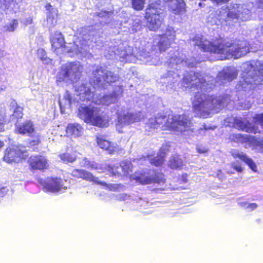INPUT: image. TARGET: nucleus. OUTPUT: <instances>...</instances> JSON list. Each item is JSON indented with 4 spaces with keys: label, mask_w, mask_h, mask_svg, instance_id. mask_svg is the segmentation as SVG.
I'll list each match as a JSON object with an SVG mask.
<instances>
[{
    "label": "nucleus",
    "mask_w": 263,
    "mask_h": 263,
    "mask_svg": "<svg viewBox=\"0 0 263 263\" xmlns=\"http://www.w3.org/2000/svg\"><path fill=\"white\" fill-rule=\"evenodd\" d=\"M195 45L203 52L231 54L235 58L246 55L250 51L249 43L245 40L234 39L224 43L221 42L213 44L206 40H196Z\"/></svg>",
    "instance_id": "nucleus-1"
},
{
    "label": "nucleus",
    "mask_w": 263,
    "mask_h": 263,
    "mask_svg": "<svg viewBox=\"0 0 263 263\" xmlns=\"http://www.w3.org/2000/svg\"><path fill=\"white\" fill-rule=\"evenodd\" d=\"M165 117H158L155 118L154 122L151 123L150 128H157L159 125L164 122L162 126L163 130H169L171 132L182 131L181 127H188L190 121L184 116L181 115L168 116L165 121Z\"/></svg>",
    "instance_id": "nucleus-2"
},
{
    "label": "nucleus",
    "mask_w": 263,
    "mask_h": 263,
    "mask_svg": "<svg viewBox=\"0 0 263 263\" xmlns=\"http://www.w3.org/2000/svg\"><path fill=\"white\" fill-rule=\"evenodd\" d=\"M144 18L149 30L156 31L161 27L164 23V16L162 14L159 1L153 2L148 5L145 9Z\"/></svg>",
    "instance_id": "nucleus-3"
},
{
    "label": "nucleus",
    "mask_w": 263,
    "mask_h": 263,
    "mask_svg": "<svg viewBox=\"0 0 263 263\" xmlns=\"http://www.w3.org/2000/svg\"><path fill=\"white\" fill-rule=\"evenodd\" d=\"M27 157V151L14 146L8 147L5 149L3 160L8 163H18Z\"/></svg>",
    "instance_id": "nucleus-4"
},
{
    "label": "nucleus",
    "mask_w": 263,
    "mask_h": 263,
    "mask_svg": "<svg viewBox=\"0 0 263 263\" xmlns=\"http://www.w3.org/2000/svg\"><path fill=\"white\" fill-rule=\"evenodd\" d=\"M195 100L193 103V109L195 112L203 115L206 112V109L211 107L213 99L212 97L205 94L197 92L195 96Z\"/></svg>",
    "instance_id": "nucleus-5"
},
{
    "label": "nucleus",
    "mask_w": 263,
    "mask_h": 263,
    "mask_svg": "<svg viewBox=\"0 0 263 263\" xmlns=\"http://www.w3.org/2000/svg\"><path fill=\"white\" fill-rule=\"evenodd\" d=\"M95 75L96 79L93 80V83L98 87L103 86V81L110 84L117 82L119 79L118 77L113 72H104L101 67L96 70Z\"/></svg>",
    "instance_id": "nucleus-6"
},
{
    "label": "nucleus",
    "mask_w": 263,
    "mask_h": 263,
    "mask_svg": "<svg viewBox=\"0 0 263 263\" xmlns=\"http://www.w3.org/2000/svg\"><path fill=\"white\" fill-rule=\"evenodd\" d=\"M29 170L34 173L36 171H44L48 169L49 165L47 159L41 155H31L27 160Z\"/></svg>",
    "instance_id": "nucleus-7"
},
{
    "label": "nucleus",
    "mask_w": 263,
    "mask_h": 263,
    "mask_svg": "<svg viewBox=\"0 0 263 263\" xmlns=\"http://www.w3.org/2000/svg\"><path fill=\"white\" fill-rule=\"evenodd\" d=\"M158 47L160 52L165 51L176 40V31L171 28L166 29L165 32L159 35Z\"/></svg>",
    "instance_id": "nucleus-8"
},
{
    "label": "nucleus",
    "mask_w": 263,
    "mask_h": 263,
    "mask_svg": "<svg viewBox=\"0 0 263 263\" xmlns=\"http://www.w3.org/2000/svg\"><path fill=\"white\" fill-rule=\"evenodd\" d=\"M39 182L45 192L55 193L62 189V180L60 178L48 177L46 180L40 179Z\"/></svg>",
    "instance_id": "nucleus-9"
},
{
    "label": "nucleus",
    "mask_w": 263,
    "mask_h": 263,
    "mask_svg": "<svg viewBox=\"0 0 263 263\" xmlns=\"http://www.w3.org/2000/svg\"><path fill=\"white\" fill-rule=\"evenodd\" d=\"M98 111L99 109L93 106H80L78 110V116L85 123L90 124Z\"/></svg>",
    "instance_id": "nucleus-10"
},
{
    "label": "nucleus",
    "mask_w": 263,
    "mask_h": 263,
    "mask_svg": "<svg viewBox=\"0 0 263 263\" xmlns=\"http://www.w3.org/2000/svg\"><path fill=\"white\" fill-rule=\"evenodd\" d=\"M96 141L98 146L108 152L109 154H114L118 151V145L111 141L106 139V137L102 136L96 137Z\"/></svg>",
    "instance_id": "nucleus-11"
},
{
    "label": "nucleus",
    "mask_w": 263,
    "mask_h": 263,
    "mask_svg": "<svg viewBox=\"0 0 263 263\" xmlns=\"http://www.w3.org/2000/svg\"><path fill=\"white\" fill-rule=\"evenodd\" d=\"M50 42L52 50L57 53L59 50H65L66 47L64 36L59 31L54 32L50 39Z\"/></svg>",
    "instance_id": "nucleus-12"
},
{
    "label": "nucleus",
    "mask_w": 263,
    "mask_h": 263,
    "mask_svg": "<svg viewBox=\"0 0 263 263\" xmlns=\"http://www.w3.org/2000/svg\"><path fill=\"white\" fill-rule=\"evenodd\" d=\"M60 159L65 163H73L77 159V151L71 144L67 145L65 152L59 155Z\"/></svg>",
    "instance_id": "nucleus-13"
},
{
    "label": "nucleus",
    "mask_w": 263,
    "mask_h": 263,
    "mask_svg": "<svg viewBox=\"0 0 263 263\" xmlns=\"http://www.w3.org/2000/svg\"><path fill=\"white\" fill-rule=\"evenodd\" d=\"M170 151L169 146L165 145L163 147H161L156 157L150 160V163L156 167L162 166L165 161V158L167 156V153Z\"/></svg>",
    "instance_id": "nucleus-14"
},
{
    "label": "nucleus",
    "mask_w": 263,
    "mask_h": 263,
    "mask_svg": "<svg viewBox=\"0 0 263 263\" xmlns=\"http://www.w3.org/2000/svg\"><path fill=\"white\" fill-rule=\"evenodd\" d=\"M15 133L21 135H28L31 137L32 134L35 133V127L33 122L31 120H26L22 124L16 126Z\"/></svg>",
    "instance_id": "nucleus-15"
},
{
    "label": "nucleus",
    "mask_w": 263,
    "mask_h": 263,
    "mask_svg": "<svg viewBox=\"0 0 263 263\" xmlns=\"http://www.w3.org/2000/svg\"><path fill=\"white\" fill-rule=\"evenodd\" d=\"M65 132L67 136L76 138L82 135L83 128L79 123H70L67 124Z\"/></svg>",
    "instance_id": "nucleus-16"
},
{
    "label": "nucleus",
    "mask_w": 263,
    "mask_h": 263,
    "mask_svg": "<svg viewBox=\"0 0 263 263\" xmlns=\"http://www.w3.org/2000/svg\"><path fill=\"white\" fill-rule=\"evenodd\" d=\"M232 156L234 159L238 158L242 161L244 162L248 165L249 168L254 172L257 171V166L254 161L249 157L246 154L243 153H239L238 152H234L231 153Z\"/></svg>",
    "instance_id": "nucleus-17"
},
{
    "label": "nucleus",
    "mask_w": 263,
    "mask_h": 263,
    "mask_svg": "<svg viewBox=\"0 0 263 263\" xmlns=\"http://www.w3.org/2000/svg\"><path fill=\"white\" fill-rule=\"evenodd\" d=\"M109 117L108 116H103L99 114V110L96 112L90 124L99 127L108 126Z\"/></svg>",
    "instance_id": "nucleus-18"
},
{
    "label": "nucleus",
    "mask_w": 263,
    "mask_h": 263,
    "mask_svg": "<svg viewBox=\"0 0 263 263\" xmlns=\"http://www.w3.org/2000/svg\"><path fill=\"white\" fill-rule=\"evenodd\" d=\"M174 5L169 6V10L175 15H179L186 11V4L184 0H175Z\"/></svg>",
    "instance_id": "nucleus-19"
},
{
    "label": "nucleus",
    "mask_w": 263,
    "mask_h": 263,
    "mask_svg": "<svg viewBox=\"0 0 263 263\" xmlns=\"http://www.w3.org/2000/svg\"><path fill=\"white\" fill-rule=\"evenodd\" d=\"M80 92L79 93L80 99L82 101H90L93 98V93L91 89L85 85L82 84L80 87Z\"/></svg>",
    "instance_id": "nucleus-20"
},
{
    "label": "nucleus",
    "mask_w": 263,
    "mask_h": 263,
    "mask_svg": "<svg viewBox=\"0 0 263 263\" xmlns=\"http://www.w3.org/2000/svg\"><path fill=\"white\" fill-rule=\"evenodd\" d=\"M168 166L173 170L182 169L183 166V162L180 155L172 156L168 162Z\"/></svg>",
    "instance_id": "nucleus-21"
},
{
    "label": "nucleus",
    "mask_w": 263,
    "mask_h": 263,
    "mask_svg": "<svg viewBox=\"0 0 263 263\" xmlns=\"http://www.w3.org/2000/svg\"><path fill=\"white\" fill-rule=\"evenodd\" d=\"M81 179L87 181L95 183L97 184L101 185L104 186H108V184L106 182L99 181L98 178L97 177H95L91 173L88 172L85 170H83Z\"/></svg>",
    "instance_id": "nucleus-22"
},
{
    "label": "nucleus",
    "mask_w": 263,
    "mask_h": 263,
    "mask_svg": "<svg viewBox=\"0 0 263 263\" xmlns=\"http://www.w3.org/2000/svg\"><path fill=\"white\" fill-rule=\"evenodd\" d=\"M150 176L145 172H140L136 173L133 179L140 184L146 185L151 184Z\"/></svg>",
    "instance_id": "nucleus-23"
},
{
    "label": "nucleus",
    "mask_w": 263,
    "mask_h": 263,
    "mask_svg": "<svg viewBox=\"0 0 263 263\" xmlns=\"http://www.w3.org/2000/svg\"><path fill=\"white\" fill-rule=\"evenodd\" d=\"M151 184H164L166 181L165 176L162 173L157 172L154 175L150 176Z\"/></svg>",
    "instance_id": "nucleus-24"
},
{
    "label": "nucleus",
    "mask_w": 263,
    "mask_h": 263,
    "mask_svg": "<svg viewBox=\"0 0 263 263\" xmlns=\"http://www.w3.org/2000/svg\"><path fill=\"white\" fill-rule=\"evenodd\" d=\"M78 72H79V69L77 64H71L65 69L64 77L68 78L70 76H75Z\"/></svg>",
    "instance_id": "nucleus-25"
},
{
    "label": "nucleus",
    "mask_w": 263,
    "mask_h": 263,
    "mask_svg": "<svg viewBox=\"0 0 263 263\" xmlns=\"http://www.w3.org/2000/svg\"><path fill=\"white\" fill-rule=\"evenodd\" d=\"M134 115L129 112L123 115H120L118 117V122L121 124H129L134 118Z\"/></svg>",
    "instance_id": "nucleus-26"
},
{
    "label": "nucleus",
    "mask_w": 263,
    "mask_h": 263,
    "mask_svg": "<svg viewBox=\"0 0 263 263\" xmlns=\"http://www.w3.org/2000/svg\"><path fill=\"white\" fill-rule=\"evenodd\" d=\"M14 105L15 109L12 116L13 119H16V120H18L19 119H21L23 118V108L18 105L15 102H14L13 105Z\"/></svg>",
    "instance_id": "nucleus-27"
},
{
    "label": "nucleus",
    "mask_w": 263,
    "mask_h": 263,
    "mask_svg": "<svg viewBox=\"0 0 263 263\" xmlns=\"http://www.w3.org/2000/svg\"><path fill=\"white\" fill-rule=\"evenodd\" d=\"M233 125L235 127L239 130H246V132H249L248 129H247V124L244 122L242 120L238 118H234L233 121Z\"/></svg>",
    "instance_id": "nucleus-28"
},
{
    "label": "nucleus",
    "mask_w": 263,
    "mask_h": 263,
    "mask_svg": "<svg viewBox=\"0 0 263 263\" xmlns=\"http://www.w3.org/2000/svg\"><path fill=\"white\" fill-rule=\"evenodd\" d=\"M123 175L127 176L132 172L133 166L130 162L127 161H123L120 165Z\"/></svg>",
    "instance_id": "nucleus-29"
},
{
    "label": "nucleus",
    "mask_w": 263,
    "mask_h": 263,
    "mask_svg": "<svg viewBox=\"0 0 263 263\" xmlns=\"http://www.w3.org/2000/svg\"><path fill=\"white\" fill-rule=\"evenodd\" d=\"M31 137H32V139L29 141L28 143V147L33 148L41 143V136L39 134H37L34 136L32 135Z\"/></svg>",
    "instance_id": "nucleus-30"
},
{
    "label": "nucleus",
    "mask_w": 263,
    "mask_h": 263,
    "mask_svg": "<svg viewBox=\"0 0 263 263\" xmlns=\"http://www.w3.org/2000/svg\"><path fill=\"white\" fill-rule=\"evenodd\" d=\"M245 141L253 145L263 147V140L259 141L254 136H247L245 138Z\"/></svg>",
    "instance_id": "nucleus-31"
},
{
    "label": "nucleus",
    "mask_w": 263,
    "mask_h": 263,
    "mask_svg": "<svg viewBox=\"0 0 263 263\" xmlns=\"http://www.w3.org/2000/svg\"><path fill=\"white\" fill-rule=\"evenodd\" d=\"M132 7L137 11L142 10L144 6L145 0H131Z\"/></svg>",
    "instance_id": "nucleus-32"
},
{
    "label": "nucleus",
    "mask_w": 263,
    "mask_h": 263,
    "mask_svg": "<svg viewBox=\"0 0 263 263\" xmlns=\"http://www.w3.org/2000/svg\"><path fill=\"white\" fill-rule=\"evenodd\" d=\"M253 121L254 124L260 125L263 129V112L255 114L253 117Z\"/></svg>",
    "instance_id": "nucleus-33"
},
{
    "label": "nucleus",
    "mask_w": 263,
    "mask_h": 263,
    "mask_svg": "<svg viewBox=\"0 0 263 263\" xmlns=\"http://www.w3.org/2000/svg\"><path fill=\"white\" fill-rule=\"evenodd\" d=\"M237 74L235 72H224L223 74V79L228 82L231 81L236 79Z\"/></svg>",
    "instance_id": "nucleus-34"
},
{
    "label": "nucleus",
    "mask_w": 263,
    "mask_h": 263,
    "mask_svg": "<svg viewBox=\"0 0 263 263\" xmlns=\"http://www.w3.org/2000/svg\"><path fill=\"white\" fill-rule=\"evenodd\" d=\"M83 170V169H74L72 171L71 176L74 179H81Z\"/></svg>",
    "instance_id": "nucleus-35"
},
{
    "label": "nucleus",
    "mask_w": 263,
    "mask_h": 263,
    "mask_svg": "<svg viewBox=\"0 0 263 263\" xmlns=\"http://www.w3.org/2000/svg\"><path fill=\"white\" fill-rule=\"evenodd\" d=\"M114 13V10H112L110 11L102 10L100 12L97 13V16L100 17H109L110 16L112 15Z\"/></svg>",
    "instance_id": "nucleus-36"
},
{
    "label": "nucleus",
    "mask_w": 263,
    "mask_h": 263,
    "mask_svg": "<svg viewBox=\"0 0 263 263\" xmlns=\"http://www.w3.org/2000/svg\"><path fill=\"white\" fill-rule=\"evenodd\" d=\"M7 121L3 116H0V133L3 132L5 130V125L6 124Z\"/></svg>",
    "instance_id": "nucleus-37"
},
{
    "label": "nucleus",
    "mask_w": 263,
    "mask_h": 263,
    "mask_svg": "<svg viewBox=\"0 0 263 263\" xmlns=\"http://www.w3.org/2000/svg\"><path fill=\"white\" fill-rule=\"evenodd\" d=\"M232 167L238 173H241L243 171V168L241 167V165H237L235 163H231Z\"/></svg>",
    "instance_id": "nucleus-38"
},
{
    "label": "nucleus",
    "mask_w": 263,
    "mask_h": 263,
    "mask_svg": "<svg viewBox=\"0 0 263 263\" xmlns=\"http://www.w3.org/2000/svg\"><path fill=\"white\" fill-rule=\"evenodd\" d=\"M118 166H117L115 169L114 167H111L110 166H108V170L110 172L112 176H116V175H119L120 173L117 170L118 168Z\"/></svg>",
    "instance_id": "nucleus-39"
},
{
    "label": "nucleus",
    "mask_w": 263,
    "mask_h": 263,
    "mask_svg": "<svg viewBox=\"0 0 263 263\" xmlns=\"http://www.w3.org/2000/svg\"><path fill=\"white\" fill-rule=\"evenodd\" d=\"M45 8L47 11H48L49 14H52L53 12V8L50 3H47L45 5Z\"/></svg>",
    "instance_id": "nucleus-40"
},
{
    "label": "nucleus",
    "mask_w": 263,
    "mask_h": 263,
    "mask_svg": "<svg viewBox=\"0 0 263 263\" xmlns=\"http://www.w3.org/2000/svg\"><path fill=\"white\" fill-rule=\"evenodd\" d=\"M196 149L197 152L199 154H205L209 151L208 149L205 147H198Z\"/></svg>",
    "instance_id": "nucleus-41"
},
{
    "label": "nucleus",
    "mask_w": 263,
    "mask_h": 263,
    "mask_svg": "<svg viewBox=\"0 0 263 263\" xmlns=\"http://www.w3.org/2000/svg\"><path fill=\"white\" fill-rule=\"evenodd\" d=\"M213 3H216L217 5L225 4L229 2L230 0H211Z\"/></svg>",
    "instance_id": "nucleus-42"
},
{
    "label": "nucleus",
    "mask_w": 263,
    "mask_h": 263,
    "mask_svg": "<svg viewBox=\"0 0 263 263\" xmlns=\"http://www.w3.org/2000/svg\"><path fill=\"white\" fill-rule=\"evenodd\" d=\"M258 206L257 204L255 203H252L248 205V208L251 209V210H253L255 209Z\"/></svg>",
    "instance_id": "nucleus-43"
},
{
    "label": "nucleus",
    "mask_w": 263,
    "mask_h": 263,
    "mask_svg": "<svg viewBox=\"0 0 263 263\" xmlns=\"http://www.w3.org/2000/svg\"><path fill=\"white\" fill-rule=\"evenodd\" d=\"M187 174H182V179H183V181L184 182H186L187 181Z\"/></svg>",
    "instance_id": "nucleus-44"
},
{
    "label": "nucleus",
    "mask_w": 263,
    "mask_h": 263,
    "mask_svg": "<svg viewBox=\"0 0 263 263\" xmlns=\"http://www.w3.org/2000/svg\"><path fill=\"white\" fill-rule=\"evenodd\" d=\"M258 7L259 8L263 7V1L262 0H258L257 2Z\"/></svg>",
    "instance_id": "nucleus-45"
},
{
    "label": "nucleus",
    "mask_w": 263,
    "mask_h": 263,
    "mask_svg": "<svg viewBox=\"0 0 263 263\" xmlns=\"http://www.w3.org/2000/svg\"><path fill=\"white\" fill-rule=\"evenodd\" d=\"M227 15H228V17H232V18L233 14H232V13H231V12H229V13H228Z\"/></svg>",
    "instance_id": "nucleus-46"
},
{
    "label": "nucleus",
    "mask_w": 263,
    "mask_h": 263,
    "mask_svg": "<svg viewBox=\"0 0 263 263\" xmlns=\"http://www.w3.org/2000/svg\"><path fill=\"white\" fill-rule=\"evenodd\" d=\"M261 33H262V35H263V26L261 27Z\"/></svg>",
    "instance_id": "nucleus-47"
},
{
    "label": "nucleus",
    "mask_w": 263,
    "mask_h": 263,
    "mask_svg": "<svg viewBox=\"0 0 263 263\" xmlns=\"http://www.w3.org/2000/svg\"><path fill=\"white\" fill-rule=\"evenodd\" d=\"M59 105H60V108H62V104H61V102L60 101H59Z\"/></svg>",
    "instance_id": "nucleus-48"
}]
</instances>
